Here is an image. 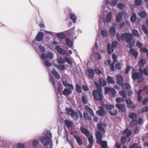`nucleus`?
Returning <instances> with one entry per match:
<instances>
[{
  "label": "nucleus",
  "instance_id": "1",
  "mask_svg": "<svg viewBox=\"0 0 148 148\" xmlns=\"http://www.w3.org/2000/svg\"><path fill=\"white\" fill-rule=\"evenodd\" d=\"M117 40L120 41L125 40L127 43H128L127 46L129 48L133 47L134 44V42L133 40L132 35L129 33H125L120 36L119 33L116 34Z\"/></svg>",
  "mask_w": 148,
  "mask_h": 148
},
{
  "label": "nucleus",
  "instance_id": "2",
  "mask_svg": "<svg viewBox=\"0 0 148 148\" xmlns=\"http://www.w3.org/2000/svg\"><path fill=\"white\" fill-rule=\"evenodd\" d=\"M51 133L47 131L45 136L41 137L40 140L43 145L48 148H51L52 146V141L50 138L52 137Z\"/></svg>",
  "mask_w": 148,
  "mask_h": 148
},
{
  "label": "nucleus",
  "instance_id": "3",
  "mask_svg": "<svg viewBox=\"0 0 148 148\" xmlns=\"http://www.w3.org/2000/svg\"><path fill=\"white\" fill-rule=\"evenodd\" d=\"M80 130L82 133L88 137V141L90 143V146L92 147L93 143V136L90 135V133L87 129L82 127H80Z\"/></svg>",
  "mask_w": 148,
  "mask_h": 148
},
{
  "label": "nucleus",
  "instance_id": "4",
  "mask_svg": "<svg viewBox=\"0 0 148 148\" xmlns=\"http://www.w3.org/2000/svg\"><path fill=\"white\" fill-rule=\"evenodd\" d=\"M139 72H132V77L133 80L140 79L139 82H143V81L144 78L143 77V70L141 68H139Z\"/></svg>",
  "mask_w": 148,
  "mask_h": 148
},
{
  "label": "nucleus",
  "instance_id": "5",
  "mask_svg": "<svg viewBox=\"0 0 148 148\" xmlns=\"http://www.w3.org/2000/svg\"><path fill=\"white\" fill-rule=\"evenodd\" d=\"M92 95L95 99L100 101L102 100L103 96L100 91L97 90H94L92 91Z\"/></svg>",
  "mask_w": 148,
  "mask_h": 148
},
{
  "label": "nucleus",
  "instance_id": "6",
  "mask_svg": "<svg viewBox=\"0 0 148 148\" xmlns=\"http://www.w3.org/2000/svg\"><path fill=\"white\" fill-rule=\"evenodd\" d=\"M99 85L97 82H95V84L96 86V88L97 89H99L100 90H101L102 88L101 87V86H105L106 84V82L105 80L102 78L99 79Z\"/></svg>",
  "mask_w": 148,
  "mask_h": 148
},
{
  "label": "nucleus",
  "instance_id": "7",
  "mask_svg": "<svg viewBox=\"0 0 148 148\" xmlns=\"http://www.w3.org/2000/svg\"><path fill=\"white\" fill-rule=\"evenodd\" d=\"M54 57V54L51 52H48L47 53H43L40 56V57L42 59H44L47 58H48L51 60Z\"/></svg>",
  "mask_w": 148,
  "mask_h": 148
},
{
  "label": "nucleus",
  "instance_id": "8",
  "mask_svg": "<svg viewBox=\"0 0 148 148\" xmlns=\"http://www.w3.org/2000/svg\"><path fill=\"white\" fill-rule=\"evenodd\" d=\"M65 110L66 114L70 115L72 117L75 116L76 118H77V112H76L73 109L71 108H66Z\"/></svg>",
  "mask_w": 148,
  "mask_h": 148
},
{
  "label": "nucleus",
  "instance_id": "9",
  "mask_svg": "<svg viewBox=\"0 0 148 148\" xmlns=\"http://www.w3.org/2000/svg\"><path fill=\"white\" fill-rule=\"evenodd\" d=\"M14 145V144H9V142L8 141L4 140H1L0 139V146L5 147L6 148H9L10 147L11 148L12 147L11 146V145Z\"/></svg>",
  "mask_w": 148,
  "mask_h": 148
},
{
  "label": "nucleus",
  "instance_id": "10",
  "mask_svg": "<svg viewBox=\"0 0 148 148\" xmlns=\"http://www.w3.org/2000/svg\"><path fill=\"white\" fill-rule=\"evenodd\" d=\"M117 2V0H112L111 2L109 1V0H105L103 3L107 5L114 6L116 5Z\"/></svg>",
  "mask_w": 148,
  "mask_h": 148
},
{
  "label": "nucleus",
  "instance_id": "11",
  "mask_svg": "<svg viewBox=\"0 0 148 148\" xmlns=\"http://www.w3.org/2000/svg\"><path fill=\"white\" fill-rule=\"evenodd\" d=\"M116 78L117 84L120 86H123L124 85L123 82V78L122 77L119 75H117L116 76Z\"/></svg>",
  "mask_w": 148,
  "mask_h": 148
},
{
  "label": "nucleus",
  "instance_id": "12",
  "mask_svg": "<svg viewBox=\"0 0 148 148\" xmlns=\"http://www.w3.org/2000/svg\"><path fill=\"white\" fill-rule=\"evenodd\" d=\"M116 106L119 110L122 112H124L126 111V108L125 104L118 103L116 104Z\"/></svg>",
  "mask_w": 148,
  "mask_h": 148
},
{
  "label": "nucleus",
  "instance_id": "13",
  "mask_svg": "<svg viewBox=\"0 0 148 148\" xmlns=\"http://www.w3.org/2000/svg\"><path fill=\"white\" fill-rule=\"evenodd\" d=\"M96 136L97 139V143L98 144H99L103 138L102 135L99 132L97 131L96 133Z\"/></svg>",
  "mask_w": 148,
  "mask_h": 148
},
{
  "label": "nucleus",
  "instance_id": "14",
  "mask_svg": "<svg viewBox=\"0 0 148 148\" xmlns=\"http://www.w3.org/2000/svg\"><path fill=\"white\" fill-rule=\"evenodd\" d=\"M44 36L43 33L41 32H39L36 36V40L38 41H40L43 38Z\"/></svg>",
  "mask_w": 148,
  "mask_h": 148
},
{
  "label": "nucleus",
  "instance_id": "15",
  "mask_svg": "<svg viewBox=\"0 0 148 148\" xmlns=\"http://www.w3.org/2000/svg\"><path fill=\"white\" fill-rule=\"evenodd\" d=\"M55 49L61 55H64L66 54V52L65 50L58 45L56 46Z\"/></svg>",
  "mask_w": 148,
  "mask_h": 148
},
{
  "label": "nucleus",
  "instance_id": "16",
  "mask_svg": "<svg viewBox=\"0 0 148 148\" xmlns=\"http://www.w3.org/2000/svg\"><path fill=\"white\" fill-rule=\"evenodd\" d=\"M97 114L101 116H103L105 114V110L104 108L102 106L99 107V110L97 111Z\"/></svg>",
  "mask_w": 148,
  "mask_h": 148
},
{
  "label": "nucleus",
  "instance_id": "17",
  "mask_svg": "<svg viewBox=\"0 0 148 148\" xmlns=\"http://www.w3.org/2000/svg\"><path fill=\"white\" fill-rule=\"evenodd\" d=\"M146 60L145 59L143 58L140 59L138 62V65L139 68L143 67L146 63Z\"/></svg>",
  "mask_w": 148,
  "mask_h": 148
},
{
  "label": "nucleus",
  "instance_id": "18",
  "mask_svg": "<svg viewBox=\"0 0 148 148\" xmlns=\"http://www.w3.org/2000/svg\"><path fill=\"white\" fill-rule=\"evenodd\" d=\"M62 84L64 86L68 87L69 89L71 90H73L74 89L73 86L71 84L68 83L66 81H62Z\"/></svg>",
  "mask_w": 148,
  "mask_h": 148
},
{
  "label": "nucleus",
  "instance_id": "19",
  "mask_svg": "<svg viewBox=\"0 0 148 148\" xmlns=\"http://www.w3.org/2000/svg\"><path fill=\"white\" fill-rule=\"evenodd\" d=\"M12 147V148H24V145L23 144L18 143L16 145H11ZM9 148H11L10 147Z\"/></svg>",
  "mask_w": 148,
  "mask_h": 148
},
{
  "label": "nucleus",
  "instance_id": "20",
  "mask_svg": "<svg viewBox=\"0 0 148 148\" xmlns=\"http://www.w3.org/2000/svg\"><path fill=\"white\" fill-rule=\"evenodd\" d=\"M71 90H72L70 89L65 88L63 91L62 94L64 95H69L72 93V92Z\"/></svg>",
  "mask_w": 148,
  "mask_h": 148
},
{
  "label": "nucleus",
  "instance_id": "21",
  "mask_svg": "<svg viewBox=\"0 0 148 148\" xmlns=\"http://www.w3.org/2000/svg\"><path fill=\"white\" fill-rule=\"evenodd\" d=\"M88 75L90 78H92L94 76V71L91 69L88 70L87 71Z\"/></svg>",
  "mask_w": 148,
  "mask_h": 148
},
{
  "label": "nucleus",
  "instance_id": "22",
  "mask_svg": "<svg viewBox=\"0 0 148 148\" xmlns=\"http://www.w3.org/2000/svg\"><path fill=\"white\" fill-rule=\"evenodd\" d=\"M74 137L76 140L77 143L79 145L82 144V141L80 137L78 136L74 135Z\"/></svg>",
  "mask_w": 148,
  "mask_h": 148
},
{
  "label": "nucleus",
  "instance_id": "23",
  "mask_svg": "<svg viewBox=\"0 0 148 148\" xmlns=\"http://www.w3.org/2000/svg\"><path fill=\"white\" fill-rule=\"evenodd\" d=\"M85 108V110L89 112L91 116H94V113L93 112L92 109L90 107L86 105Z\"/></svg>",
  "mask_w": 148,
  "mask_h": 148
},
{
  "label": "nucleus",
  "instance_id": "24",
  "mask_svg": "<svg viewBox=\"0 0 148 148\" xmlns=\"http://www.w3.org/2000/svg\"><path fill=\"white\" fill-rule=\"evenodd\" d=\"M132 134L131 131L127 128L124 130L123 134L125 135L127 137H129Z\"/></svg>",
  "mask_w": 148,
  "mask_h": 148
},
{
  "label": "nucleus",
  "instance_id": "25",
  "mask_svg": "<svg viewBox=\"0 0 148 148\" xmlns=\"http://www.w3.org/2000/svg\"><path fill=\"white\" fill-rule=\"evenodd\" d=\"M65 123L66 125L67 128L72 127L73 125V122L69 120H65Z\"/></svg>",
  "mask_w": 148,
  "mask_h": 148
},
{
  "label": "nucleus",
  "instance_id": "26",
  "mask_svg": "<svg viewBox=\"0 0 148 148\" xmlns=\"http://www.w3.org/2000/svg\"><path fill=\"white\" fill-rule=\"evenodd\" d=\"M36 40H34L33 41L32 46L34 49H35L37 52L39 53L38 49H37V46L38 45V43L36 41Z\"/></svg>",
  "mask_w": 148,
  "mask_h": 148
},
{
  "label": "nucleus",
  "instance_id": "27",
  "mask_svg": "<svg viewBox=\"0 0 148 148\" xmlns=\"http://www.w3.org/2000/svg\"><path fill=\"white\" fill-rule=\"evenodd\" d=\"M51 72L56 79H60V75L55 69L52 70L51 71Z\"/></svg>",
  "mask_w": 148,
  "mask_h": 148
},
{
  "label": "nucleus",
  "instance_id": "28",
  "mask_svg": "<svg viewBox=\"0 0 148 148\" xmlns=\"http://www.w3.org/2000/svg\"><path fill=\"white\" fill-rule=\"evenodd\" d=\"M128 117L132 119H134L137 118V115L135 113L131 112L129 113Z\"/></svg>",
  "mask_w": 148,
  "mask_h": 148
},
{
  "label": "nucleus",
  "instance_id": "29",
  "mask_svg": "<svg viewBox=\"0 0 148 148\" xmlns=\"http://www.w3.org/2000/svg\"><path fill=\"white\" fill-rule=\"evenodd\" d=\"M130 53L135 57H137L138 55V53L133 49L131 48L130 50Z\"/></svg>",
  "mask_w": 148,
  "mask_h": 148
},
{
  "label": "nucleus",
  "instance_id": "30",
  "mask_svg": "<svg viewBox=\"0 0 148 148\" xmlns=\"http://www.w3.org/2000/svg\"><path fill=\"white\" fill-rule=\"evenodd\" d=\"M102 148H107V142L106 141H101L99 143Z\"/></svg>",
  "mask_w": 148,
  "mask_h": 148
},
{
  "label": "nucleus",
  "instance_id": "31",
  "mask_svg": "<svg viewBox=\"0 0 148 148\" xmlns=\"http://www.w3.org/2000/svg\"><path fill=\"white\" fill-rule=\"evenodd\" d=\"M66 41L67 45L69 47H72L73 46V42L70 39L66 38Z\"/></svg>",
  "mask_w": 148,
  "mask_h": 148
},
{
  "label": "nucleus",
  "instance_id": "32",
  "mask_svg": "<svg viewBox=\"0 0 148 148\" xmlns=\"http://www.w3.org/2000/svg\"><path fill=\"white\" fill-rule=\"evenodd\" d=\"M110 34L112 36H114L116 32V29L114 27H111L109 29Z\"/></svg>",
  "mask_w": 148,
  "mask_h": 148
},
{
  "label": "nucleus",
  "instance_id": "33",
  "mask_svg": "<svg viewBox=\"0 0 148 148\" xmlns=\"http://www.w3.org/2000/svg\"><path fill=\"white\" fill-rule=\"evenodd\" d=\"M49 81L54 86V87L56 90V88L55 86V83L54 81L53 77L51 75H49Z\"/></svg>",
  "mask_w": 148,
  "mask_h": 148
},
{
  "label": "nucleus",
  "instance_id": "34",
  "mask_svg": "<svg viewBox=\"0 0 148 148\" xmlns=\"http://www.w3.org/2000/svg\"><path fill=\"white\" fill-rule=\"evenodd\" d=\"M70 18L72 20L74 23H75L77 18L74 14L73 13L71 14L70 15Z\"/></svg>",
  "mask_w": 148,
  "mask_h": 148
},
{
  "label": "nucleus",
  "instance_id": "35",
  "mask_svg": "<svg viewBox=\"0 0 148 148\" xmlns=\"http://www.w3.org/2000/svg\"><path fill=\"white\" fill-rule=\"evenodd\" d=\"M112 13L111 12H109L106 16V22L108 23H110L111 22L112 18Z\"/></svg>",
  "mask_w": 148,
  "mask_h": 148
},
{
  "label": "nucleus",
  "instance_id": "36",
  "mask_svg": "<svg viewBox=\"0 0 148 148\" xmlns=\"http://www.w3.org/2000/svg\"><path fill=\"white\" fill-rule=\"evenodd\" d=\"M119 94L122 97V98H123L125 100L126 98L127 97L126 92L125 91L123 90L120 92Z\"/></svg>",
  "mask_w": 148,
  "mask_h": 148
},
{
  "label": "nucleus",
  "instance_id": "37",
  "mask_svg": "<svg viewBox=\"0 0 148 148\" xmlns=\"http://www.w3.org/2000/svg\"><path fill=\"white\" fill-rule=\"evenodd\" d=\"M113 48L111 47L110 43H108L107 46L108 52L109 54H111L113 51Z\"/></svg>",
  "mask_w": 148,
  "mask_h": 148
},
{
  "label": "nucleus",
  "instance_id": "38",
  "mask_svg": "<svg viewBox=\"0 0 148 148\" xmlns=\"http://www.w3.org/2000/svg\"><path fill=\"white\" fill-rule=\"evenodd\" d=\"M138 15L142 18H144L146 17L147 16V12L146 11H143L138 13Z\"/></svg>",
  "mask_w": 148,
  "mask_h": 148
},
{
  "label": "nucleus",
  "instance_id": "39",
  "mask_svg": "<svg viewBox=\"0 0 148 148\" xmlns=\"http://www.w3.org/2000/svg\"><path fill=\"white\" fill-rule=\"evenodd\" d=\"M122 13L121 12H119L118 14L116 17V21L119 22L121 20L122 18Z\"/></svg>",
  "mask_w": 148,
  "mask_h": 148
},
{
  "label": "nucleus",
  "instance_id": "40",
  "mask_svg": "<svg viewBox=\"0 0 148 148\" xmlns=\"http://www.w3.org/2000/svg\"><path fill=\"white\" fill-rule=\"evenodd\" d=\"M97 127L98 129L100 130V131L103 133L105 132V130L103 128L101 125L100 124H97Z\"/></svg>",
  "mask_w": 148,
  "mask_h": 148
},
{
  "label": "nucleus",
  "instance_id": "41",
  "mask_svg": "<svg viewBox=\"0 0 148 148\" xmlns=\"http://www.w3.org/2000/svg\"><path fill=\"white\" fill-rule=\"evenodd\" d=\"M57 37L60 39H64L65 38V36L62 33H58L56 34Z\"/></svg>",
  "mask_w": 148,
  "mask_h": 148
},
{
  "label": "nucleus",
  "instance_id": "42",
  "mask_svg": "<svg viewBox=\"0 0 148 148\" xmlns=\"http://www.w3.org/2000/svg\"><path fill=\"white\" fill-rule=\"evenodd\" d=\"M132 33L134 36H137L138 38L139 37L140 35L138 30L134 29L132 30Z\"/></svg>",
  "mask_w": 148,
  "mask_h": 148
},
{
  "label": "nucleus",
  "instance_id": "43",
  "mask_svg": "<svg viewBox=\"0 0 148 148\" xmlns=\"http://www.w3.org/2000/svg\"><path fill=\"white\" fill-rule=\"evenodd\" d=\"M136 14L135 13H133L130 18L131 21L132 22H134L136 20Z\"/></svg>",
  "mask_w": 148,
  "mask_h": 148
},
{
  "label": "nucleus",
  "instance_id": "44",
  "mask_svg": "<svg viewBox=\"0 0 148 148\" xmlns=\"http://www.w3.org/2000/svg\"><path fill=\"white\" fill-rule=\"evenodd\" d=\"M83 115L84 118L86 120H88L89 121H90L92 120V118L91 117L87 114L84 112Z\"/></svg>",
  "mask_w": 148,
  "mask_h": 148
},
{
  "label": "nucleus",
  "instance_id": "45",
  "mask_svg": "<svg viewBox=\"0 0 148 148\" xmlns=\"http://www.w3.org/2000/svg\"><path fill=\"white\" fill-rule=\"evenodd\" d=\"M107 79L108 82L110 83L114 84L115 82L113 78L110 76H108Z\"/></svg>",
  "mask_w": 148,
  "mask_h": 148
},
{
  "label": "nucleus",
  "instance_id": "46",
  "mask_svg": "<svg viewBox=\"0 0 148 148\" xmlns=\"http://www.w3.org/2000/svg\"><path fill=\"white\" fill-rule=\"evenodd\" d=\"M101 34L103 36L105 37L108 35V33L107 31L106 30H103L101 31Z\"/></svg>",
  "mask_w": 148,
  "mask_h": 148
},
{
  "label": "nucleus",
  "instance_id": "47",
  "mask_svg": "<svg viewBox=\"0 0 148 148\" xmlns=\"http://www.w3.org/2000/svg\"><path fill=\"white\" fill-rule=\"evenodd\" d=\"M76 91L79 93L82 92V89L81 87L78 84L76 85Z\"/></svg>",
  "mask_w": 148,
  "mask_h": 148
},
{
  "label": "nucleus",
  "instance_id": "48",
  "mask_svg": "<svg viewBox=\"0 0 148 148\" xmlns=\"http://www.w3.org/2000/svg\"><path fill=\"white\" fill-rule=\"evenodd\" d=\"M138 123V121L137 120H134L132 121L131 123L130 124V126L132 127L137 125Z\"/></svg>",
  "mask_w": 148,
  "mask_h": 148
},
{
  "label": "nucleus",
  "instance_id": "49",
  "mask_svg": "<svg viewBox=\"0 0 148 148\" xmlns=\"http://www.w3.org/2000/svg\"><path fill=\"white\" fill-rule=\"evenodd\" d=\"M117 6L120 10H122L124 9L125 7V5L122 3H119L118 4Z\"/></svg>",
  "mask_w": 148,
  "mask_h": 148
},
{
  "label": "nucleus",
  "instance_id": "50",
  "mask_svg": "<svg viewBox=\"0 0 148 148\" xmlns=\"http://www.w3.org/2000/svg\"><path fill=\"white\" fill-rule=\"evenodd\" d=\"M56 67L60 71H62L65 68V66L62 64L57 65Z\"/></svg>",
  "mask_w": 148,
  "mask_h": 148
},
{
  "label": "nucleus",
  "instance_id": "51",
  "mask_svg": "<svg viewBox=\"0 0 148 148\" xmlns=\"http://www.w3.org/2000/svg\"><path fill=\"white\" fill-rule=\"evenodd\" d=\"M142 28L144 33L146 35L148 34V31L145 25H142Z\"/></svg>",
  "mask_w": 148,
  "mask_h": 148
},
{
  "label": "nucleus",
  "instance_id": "52",
  "mask_svg": "<svg viewBox=\"0 0 148 148\" xmlns=\"http://www.w3.org/2000/svg\"><path fill=\"white\" fill-rule=\"evenodd\" d=\"M125 100L123 98H117L116 99V101L117 103H120L122 102L125 101Z\"/></svg>",
  "mask_w": 148,
  "mask_h": 148
},
{
  "label": "nucleus",
  "instance_id": "53",
  "mask_svg": "<svg viewBox=\"0 0 148 148\" xmlns=\"http://www.w3.org/2000/svg\"><path fill=\"white\" fill-rule=\"evenodd\" d=\"M142 4V0H135V4L136 6L140 5Z\"/></svg>",
  "mask_w": 148,
  "mask_h": 148
},
{
  "label": "nucleus",
  "instance_id": "54",
  "mask_svg": "<svg viewBox=\"0 0 148 148\" xmlns=\"http://www.w3.org/2000/svg\"><path fill=\"white\" fill-rule=\"evenodd\" d=\"M44 64L46 66L50 67L51 66V64L47 60H45Z\"/></svg>",
  "mask_w": 148,
  "mask_h": 148
},
{
  "label": "nucleus",
  "instance_id": "55",
  "mask_svg": "<svg viewBox=\"0 0 148 148\" xmlns=\"http://www.w3.org/2000/svg\"><path fill=\"white\" fill-rule=\"evenodd\" d=\"M119 44L118 42L116 41H113L112 44V48H114L117 47Z\"/></svg>",
  "mask_w": 148,
  "mask_h": 148
},
{
  "label": "nucleus",
  "instance_id": "56",
  "mask_svg": "<svg viewBox=\"0 0 148 148\" xmlns=\"http://www.w3.org/2000/svg\"><path fill=\"white\" fill-rule=\"evenodd\" d=\"M106 106L107 109L109 110L112 109L114 107V105L109 104H106Z\"/></svg>",
  "mask_w": 148,
  "mask_h": 148
},
{
  "label": "nucleus",
  "instance_id": "57",
  "mask_svg": "<svg viewBox=\"0 0 148 148\" xmlns=\"http://www.w3.org/2000/svg\"><path fill=\"white\" fill-rule=\"evenodd\" d=\"M129 148H141V147L136 143H134Z\"/></svg>",
  "mask_w": 148,
  "mask_h": 148
},
{
  "label": "nucleus",
  "instance_id": "58",
  "mask_svg": "<svg viewBox=\"0 0 148 148\" xmlns=\"http://www.w3.org/2000/svg\"><path fill=\"white\" fill-rule=\"evenodd\" d=\"M58 63L60 64H63L65 62V58H60L59 59Z\"/></svg>",
  "mask_w": 148,
  "mask_h": 148
},
{
  "label": "nucleus",
  "instance_id": "59",
  "mask_svg": "<svg viewBox=\"0 0 148 148\" xmlns=\"http://www.w3.org/2000/svg\"><path fill=\"white\" fill-rule=\"evenodd\" d=\"M38 49L42 52H44L45 51V47L41 45L39 46Z\"/></svg>",
  "mask_w": 148,
  "mask_h": 148
},
{
  "label": "nucleus",
  "instance_id": "60",
  "mask_svg": "<svg viewBox=\"0 0 148 148\" xmlns=\"http://www.w3.org/2000/svg\"><path fill=\"white\" fill-rule=\"evenodd\" d=\"M112 58L114 62H117L118 57L116 54H112Z\"/></svg>",
  "mask_w": 148,
  "mask_h": 148
},
{
  "label": "nucleus",
  "instance_id": "61",
  "mask_svg": "<svg viewBox=\"0 0 148 148\" xmlns=\"http://www.w3.org/2000/svg\"><path fill=\"white\" fill-rule=\"evenodd\" d=\"M82 100L84 104H86L88 103L87 101L86 100L85 97L83 96L82 97Z\"/></svg>",
  "mask_w": 148,
  "mask_h": 148
},
{
  "label": "nucleus",
  "instance_id": "62",
  "mask_svg": "<svg viewBox=\"0 0 148 148\" xmlns=\"http://www.w3.org/2000/svg\"><path fill=\"white\" fill-rule=\"evenodd\" d=\"M110 91L112 93L113 96L114 97H115L116 96V93L114 89L112 88H110Z\"/></svg>",
  "mask_w": 148,
  "mask_h": 148
},
{
  "label": "nucleus",
  "instance_id": "63",
  "mask_svg": "<svg viewBox=\"0 0 148 148\" xmlns=\"http://www.w3.org/2000/svg\"><path fill=\"white\" fill-rule=\"evenodd\" d=\"M144 73L145 75L148 76V68H145L143 70V73Z\"/></svg>",
  "mask_w": 148,
  "mask_h": 148
},
{
  "label": "nucleus",
  "instance_id": "64",
  "mask_svg": "<svg viewBox=\"0 0 148 148\" xmlns=\"http://www.w3.org/2000/svg\"><path fill=\"white\" fill-rule=\"evenodd\" d=\"M140 51L143 53H147L148 52V49L145 47H143L140 49Z\"/></svg>",
  "mask_w": 148,
  "mask_h": 148
}]
</instances>
